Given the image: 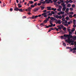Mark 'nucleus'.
<instances>
[{"label": "nucleus", "instance_id": "nucleus-1", "mask_svg": "<svg viewBox=\"0 0 76 76\" xmlns=\"http://www.w3.org/2000/svg\"><path fill=\"white\" fill-rule=\"evenodd\" d=\"M65 41L68 42V43H69V44L71 43V44L72 45H74V43H73L74 41H72V39H71L70 38H68L67 40H66Z\"/></svg>", "mask_w": 76, "mask_h": 76}, {"label": "nucleus", "instance_id": "nucleus-2", "mask_svg": "<svg viewBox=\"0 0 76 76\" xmlns=\"http://www.w3.org/2000/svg\"><path fill=\"white\" fill-rule=\"evenodd\" d=\"M37 18H38V15H33L32 17H30L29 18L31 19H37Z\"/></svg>", "mask_w": 76, "mask_h": 76}, {"label": "nucleus", "instance_id": "nucleus-3", "mask_svg": "<svg viewBox=\"0 0 76 76\" xmlns=\"http://www.w3.org/2000/svg\"><path fill=\"white\" fill-rule=\"evenodd\" d=\"M42 16H43L45 18H47V13L44 12L42 14Z\"/></svg>", "mask_w": 76, "mask_h": 76}, {"label": "nucleus", "instance_id": "nucleus-4", "mask_svg": "<svg viewBox=\"0 0 76 76\" xmlns=\"http://www.w3.org/2000/svg\"><path fill=\"white\" fill-rule=\"evenodd\" d=\"M50 19L51 20H55V21H57L58 20L56 18H53V17L50 18Z\"/></svg>", "mask_w": 76, "mask_h": 76}, {"label": "nucleus", "instance_id": "nucleus-5", "mask_svg": "<svg viewBox=\"0 0 76 76\" xmlns=\"http://www.w3.org/2000/svg\"><path fill=\"white\" fill-rule=\"evenodd\" d=\"M27 9L28 10V11L29 12H31V10L32 9V8L31 7H29Z\"/></svg>", "mask_w": 76, "mask_h": 76}, {"label": "nucleus", "instance_id": "nucleus-6", "mask_svg": "<svg viewBox=\"0 0 76 76\" xmlns=\"http://www.w3.org/2000/svg\"><path fill=\"white\" fill-rule=\"evenodd\" d=\"M51 7H47V10H51Z\"/></svg>", "mask_w": 76, "mask_h": 76}, {"label": "nucleus", "instance_id": "nucleus-7", "mask_svg": "<svg viewBox=\"0 0 76 76\" xmlns=\"http://www.w3.org/2000/svg\"><path fill=\"white\" fill-rule=\"evenodd\" d=\"M58 22L56 23V24L58 23V24H60L61 23V20H58Z\"/></svg>", "mask_w": 76, "mask_h": 76}, {"label": "nucleus", "instance_id": "nucleus-8", "mask_svg": "<svg viewBox=\"0 0 76 76\" xmlns=\"http://www.w3.org/2000/svg\"><path fill=\"white\" fill-rule=\"evenodd\" d=\"M47 22H48V19H46V20H44L43 22V23H47Z\"/></svg>", "mask_w": 76, "mask_h": 76}, {"label": "nucleus", "instance_id": "nucleus-9", "mask_svg": "<svg viewBox=\"0 0 76 76\" xmlns=\"http://www.w3.org/2000/svg\"><path fill=\"white\" fill-rule=\"evenodd\" d=\"M29 3L30 4H32L34 3V1H29Z\"/></svg>", "mask_w": 76, "mask_h": 76}, {"label": "nucleus", "instance_id": "nucleus-10", "mask_svg": "<svg viewBox=\"0 0 76 76\" xmlns=\"http://www.w3.org/2000/svg\"><path fill=\"white\" fill-rule=\"evenodd\" d=\"M64 7L62 9V11H65V10L66 9V7Z\"/></svg>", "mask_w": 76, "mask_h": 76}, {"label": "nucleus", "instance_id": "nucleus-11", "mask_svg": "<svg viewBox=\"0 0 76 76\" xmlns=\"http://www.w3.org/2000/svg\"><path fill=\"white\" fill-rule=\"evenodd\" d=\"M69 10V8H67L66 9V10L65 11V12L66 13H68V12Z\"/></svg>", "mask_w": 76, "mask_h": 76}, {"label": "nucleus", "instance_id": "nucleus-12", "mask_svg": "<svg viewBox=\"0 0 76 76\" xmlns=\"http://www.w3.org/2000/svg\"><path fill=\"white\" fill-rule=\"evenodd\" d=\"M68 38H73V36H72V35H68Z\"/></svg>", "mask_w": 76, "mask_h": 76}, {"label": "nucleus", "instance_id": "nucleus-13", "mask_svg": "<svg viewBox=\"0 0 76 76\" xmlns=\"http://www.w3.org/2000/svg\"><path fill=\"white\" fill-rule=\"evenodd\" d=\"M45 3H50V2L48 0H45Z\"/></svg>", "mask_w": 76, "mask_h": 76}, {"label": "nucleus", "instance_id": "nucleus-14", "mask_svg": "<svg viewBox=\"0 0 76 76\" xmlns=\"http://www.w3.org/2000/svg\"><path fill=\"white\" fill-rule=\"evenodd\" d=\"M68 34H67V35L64 34V37H66V38H67V37H68Z\"/></svg>", "mask_w": 76, "mask_h": 76}, {"label": "nucleus", "instance_id": "nucleus-15", "mask_svg": "<svg viewBox=\"0 0 76 76\" xmlns=\"http://www.w3.org/2000/svg\"><path fill=\"white\" fill-rule=\"evenodd\" d=\"M19 11L20 12H23V11L22 10L23 9H18Z\"/></svg>", "mask_w": 76, "mask_h": 76}, {"label": "nucleus", "instance_id": "nucleus-16", "mask_svg": "<svg viewBox=\"0 0 76 76\" xmlns=\"http://www.w3.org/2000/svg\"><path fill=\"white\" fill-rule=\"evenodd\" d=\"M50 24L52 26H53V24L52 23V20H50Z\"/></svg>", "mask_w": 76, "mask_h": 76}, {"label": "nucleus", "instance_id": "nucleus-17", "mask_svg": "<svg viewBox=\"0 0 76 76\" xmlns=\"http://www.w3.org/2000/svg\"><path fill=\"white\" fill-rule=\"evenodd\" d=\"M71 6V4H68L67 5V7H70Z\"/></svg>", "mask_w": 76, "mask_h": 76}, {"label": "nucleus", "instance_id": "nucleus-18", "mask_svg": "<svg viewBox=\"0 0 76 76\" xmlns=\"http://www.w3.org/2000/svg\"><path fill=\"white\" fill-rule=\"evenodd\" d=\"M73 23L75 25V24H76V20H74L73 21Z\"/></svg>", "mask_w": 76, "mask_h": 76}, {"label": "nucleus", "instance_id": "nucleus-19", "mask_svg": "<svg viewBox=\"0 0 76 76\" xmlns=\"http://www.w3.org/2000/svg\"><path fill=\"white\" fill-rule=\"evenodd\" d=\"M18 10H19V9L16 8H15L14 9V10H15V11H18Z\"/></svg>", "mask_w": 76, "mask_h": 76}, {"label": "nucleus", "instance_id": "nucleus-20", "mask_svg": "<svg viewBox=\"0 0 76 76\" xmlns=\"http://www.w3.org/2000/svg\"><path fill=\"white\" fill-rule=\"evenodd\" d=\"M38 8H36L34 10V12H37V11H38Z\"/></svg>", "mask_w": 76, "mask_h": 76}, {"label": "nucleus", "instance_id": "nucleus-21", "mask_svg": "<svg viewBox=\"0 0 76 76\" xmlns=\"http://www.w3.org/2000/svg\"><path fill=\"white\" fill-rule=\"evenodd\" d=\"M75 31V28H73L71 30V32H74V31Z\"/></svg>", "mask_w": 76, "mask_h": 76}, {"label": "nucleus", "instance_id": "nucleus-22", "mask_svg": "<svg viewBox=\"0 0 76 76\" xmlns=\"http://www.w3.org/2000/svg\"><path fill=\"white\" fill-rule=\"evenodd\" d=\"M70 10H71V11H72V10H73V8H69Z\"/></svg>", "mask_w": 76, "mask_h": 76}, {"label": "nucleus", "instance_id": "nucleus-23", "mask_svg": "<svg viewBox=\"0 0 76 76\" xmlns=\"http://www.w3.org/2000/svg\"><path fill=\"white\" fill-rule=\"evenodd\" d=\"M61 9H60V8H58L57 9V11H58V12H60V11H61Z\"/></svg>", "mask_w": 76, "mask_h": 76}, {"label": "nucleus", "instance_id": "nucleus-24", "mask_svg": "<svg viewBox=\"0 0 76 76\" xmlns=\"http://www.w3.org/2000/svg\"><path fill=\"white\" fill-rule=\"evenodd\" d=\"M66 3L67 4H68V3H69V1L68 0H66Z\"/></svg>", "mask_w": 76, "mask_h": 76}, {"label": "nucleus", "instance_id": "nucleus-25", "mask_svg": "<svg viewBox=\"0 0 76 76\" xmlns=\"http://www.w3.org/2000/svg\"><path fill=\"white\" fill-rule=\"evenodd\" d=\"M51 13H52V15H54L55 14V13H54V12L53 11H51Z\"/></svg>", "mask_w": 76, "mask_h": 76}, {"label": "nucleus", "instance_id": "nucleus-26", "mask_svg": "<svg viewBox=\"0 0 76 76\" xmlns=\"http://www.w3.org/2000/svg\"><path fill=\"white\" fill-rule=\"evenodd\" d=\"M72 35V31H70L69 32V34L68 35Z\"/></svg>", "mask_w": 76, "mask_h": 76}, {"label": "nucleus", "instance_id": "nucleus-27", "mask_svg": "<svg viewBox=\"0 0 76 76\" xmlns=\"http://www.w3.org/2000/svg\"><path fill=\"white\" fill-rule=\"evenodd\" d=\"M55 17H56V18H57V19H58L59 18V16H58V15H57L56 16H55Z\"/></svg>", "mask_w": 76, "mask_h": 76}, {"label": "nucleus", "instance_id": "nucleus-28", "mask_svg": "<svg viewBox=\"0 0 76 76\" xmlns=\"http://www.w3.org/2000/svg\"><path fill=\"white\" fill-rule=\"evenodd\" d=\"M49 1V2L50 3H53V1L52 0H48Z\"/></svg>", "mask_w": 76, "mask_h": 76}, {"label": "nucleus", "instance_id": "nucleus-29", "mask_svg": "<svg viewBox=\"0 0 76 76\" xmlns=\"http://www.w3.org/2000/svg\"><path fill=\"white\" fill-rule=\"evenodd\" d=\"M41 3H42V4H45V1H43L41 2Z\"/></svg>", "mask_w": 76, "mask_h": 76}, {"label": "nucleus", "instance_id": "nucleus-30", "mask_svg": "<svg viewBox=\"0 0 76 76\" xmlns=\"http://www.w3.org/2000/svg\"><path fill=\"white\" fill-rule=\"evenodd\" d=\"M73 39H76V37L74 36V37H73Z\"/></svg>", "mask_w": 76, "mask_h": 76}, {"label": "nucleus", "instance_id": "nucleus-31", "mask_svg": "<svg viewBox=\"0 0 76 76\" xmlns=\"http://www.w3.org/2000/svg\"><path fill=\"white\" fill-rule=\"evenodd\" d=\"M41 9L42 10H43V9H45V7H41Z\"/></svg>", "mask_w": 76, "mask_h": 76}, {"label": "nucleus", "instance_id": "nucleus-32", "mask_svg": "<svg viewBox=\"0 0 76 76\" xmlns=\"http://www.w3.org/2000/svg\"><path fill=\"white\" fill-rule=\"evenodd\" d=\"M63 45L64 47H66V43H64V42H63Z\"/></svg>", "mask_w": 76, "mask_h": 76}, {"label": "nucleus", "instance_id": "nucleus-33", "mask_svg": "<svg viewBox=\"0 0 76 76\" xmlns=\"http://www.w3.org/2000/svg\"><path fill=\"white\" fill-rule=\"evenodd\" d=\"M58 8H59V9H62V7H61V5H59V6L58 7Z\"/></svg>", "mask_w": 76, "mask_h": 76}, {"label": "nucleus", "instance_id": "nucleus-34", "mask_svg": "<svg viewBox=\"0 0 76 76\" xmlns=\"http://www.w3.org/2000/svg\"><path fill=\"white\" fill-rule=\"evenodd\" d=\"M69 2L72 3H73V1H72V0H69Z\"/></svg>", "mask_w": 76, "mask_h": 76}, {"label": "nucleus", "instance_id": "nucleus-35", "mask_svg": "<svg viewBox=\"0 0 76 76\" xmlns=\"http://www.w3.org/2000/svg\"><path fill=\"white\" fill-rule=\"evenodd\" d=\"M60 26H61V28H63V25L62 24H61L60 25H59Z\"/></svg>", "mask_w": 76, "mask_h": 76}, {"label": "nucleus", "instance_id": "nucleus-36", "mask_svg": "<svg viewBox=\"0 0 76 76\" xmlns=\"http://www.w3.org/2000/svg\"><path fill=\"white\" fill-rule=\"evenodd\" d=\"M66 27H64L63 28V30H64V31H66Z\"/></svg>", "mask_w": 76, "mask_h": 76}, {"label": "nucleus", "instance_id": "nucleus-37", "mask_svg": "<svg viewBox=\"0 0 76 76\" xmlns=\"http://www.w3.org/2000/svg\"><path fill=\"white\" fill-rule=\"evenodd\" d=\"M23 19H25L26 18V16H23L22 17Z\"/></svg>", "mask_w": 76, "mask_h": 76}, {"label": "nucleus", "instance_id": "nucleus-38", "mask_svg": "<svg viewBox=\"0 0 76 76\" xmlns=\"http://www.w3.org/2000/svg\"><path fill=\"white\" fill-rule=\"evenodd\" d=\"M64 12L63 11V12H61V14L62 15H63V14H64Z\"/></svg>", "mask_w": 76, "mask_h": 76}, {"label": "nucleus", "instance_id": "nucleus-39", "mask_svg": "<svg viewBox=\"0 0 76 76\" xmlns=\"http://www.w3.org/2000/svg\"><path fill=\"white\" fill-rule=\"evenodd\" d=\"M69 16L70 18H72L73 17V16L72 17V15H69Z\"/></svg>", "mask_w": 76, "mask_h": 76}, {"label": "nucleus", "instance_id": "nucleus-40", "mask_svg": "<svg viewBox=\"0 0 76 76\" xmlns=\"http://www.w3.org/2000/svg\"><path fill=\"white\" fill-rule=\"evenodd\" d=\"M35 7L34 5H31V7Z\"/></svg>", "mask_w": 76, "mask_h": 76}, {"label": "nucleus", "instance_id": "nucleus-41", "mask_svg": "<svg viewBox=\"0 0 76 76\" xmlns=\"http://www.w3.org/2000/svg\"><path fill=\"white\" fill-rule=\"evenodd\" d=\"M48 15L49 16H52L53 15L52 14V13H49Z\"/></svg>", "mask_w": 76, "mask_h": 76}, {"label": "nucleus", "instance_id": "nucleus-42", "mask_svg": "<svg viewBox=\"0 0 76 76\" xmlns=\"http://www.w3.org/2000/svg\"><path fill=\"white\" fill-rule=\"evenodd\" d=\"M71 31V30L70 29H68V32H70Z\"/></svg>", "mask_w": 76, "mask_h": 76}, {"label": "nucleus", "instance_id": "nucleus-43", "mask_svg": "<svg viewBox=\"0 0 76 76\" xmlns=\"http://www.w3.org/2000/svg\"><path fill=\"white\" fill-rule=\"evenodd\" d=\"M58 29H59V30H61V27H58Z\"/></svg>", "mask_w": 76, "mask_h": 76}, {"label": "nucleus", "instance_id": "nucleus-44", "mask_svg": "<svg viewBox=\"0 0 76 76\" xmlns=\"http://www.w3.org/2000/svg\"><path fill=\"white\" fill-rule=\"evenodd\" d=\"M62 3H63L61 4V6H63V5L64 4H65V2H63Z\"/></svg>", "mask_w": 76, "mask_h": 76}, {"label": "nucleus", "instance_id": "nucleus-45", "mask_svg": "<svg viewBox=\"0 0 76 76\" xmlns=\"http://www.w3.org/2000/svg\"><path fill=\"white\" fill-rule=\"evenodd\" d=\"M65 17V15H62V17L63 18H64V17Z\"/></svg>", "mask_w": 76, "mask_h": 76}, {"label": "nucleus", "instance_id": "nucleus-46", "mask_svg": "<svg viewBox=\"0 0 76 76\" xmlns=\"http://www.w3.org/2000/svg\"><path fill=\"white\" fill-rule=\"evenodd\" d=\"M62 18V17L61 15L59 16V19H61Z\"/></svg>", "mask_w": 76, "mask_h": 76}, {"label": "nucleus", "instance_id": "nucleus-47", "mask_svg": "<svg viewBox=\"0 0 76 76\" xmlns=\"http://www.w3.org/2000/svg\"><path fill=\"white\" fill-rule=\"evenodd\" d=\"M61 38L62 39H63V38H64V36H62L61 37Z\"/></svg>", "mask_w": 76, "mask_h": 76}, {"label": "nucleus", "instance_id": "nucleus-48", "mask_svg": "<svg viewBox=\"0 0 76 76\" xmlns=\"http://www.w3.org/2000/svg\"><path fill=\"white\" fill-rule=\"evenodd\" d=\"M72 7L74 8L75 7V4H73L72 5Z\"/></svg>", "mask_w": 76, "mask_h": 76}, {"label": "nucleus", "instance_id": "nucleus-49", "mask_svg": "<svg viewBox=\"0 0 76 76\" xmlns=\"http://www.w3.org/2000/svg\"><path fill=\"white\" fill-rule=\"evenodd\" d=\"M60 1H61V3H63L64 2L63 0H60Z\"/></svg>", "mask_w": 76, "mask_h": 76}, {"label": "nucleus", "instance_id": "nucleus-50", "mask_svg": "<svg viewBox=\"0 0 76 76\" xmlns=\"http://www.w3.org/2000/svg\"><path fill=\"white\" fill-rule=\"evenodd\" d=\"M42 3H41V2H40L39 3H38V6H40L41 5V4Z\"/></svg>", "mask_w": 76, "mask_h": 76}, {"label": "nucleus", "instance_id": "nucleus-51", "mask_svg": "<svg viewBox=\"0 0 76 76\" xmlns=\"http://www.w3.org/2000/svg\"><path fill=\"white\" fill-rule=\"evenodd\" d=\"M57 3L59 4H61V2H60V1H58L57 2Z\"/></svg>", "mask_w": 76, "mask_h": 76}, {"label": "nucleus", "instance_id": "nucleus-52", "mask_svg": "<svg viewBox=\"0 0 76 76\" xmlns=\"http://www.w3.org/2000/svg\"><path fill=\"white\" fill-rule=\"evenodd\" d=\"M70 14H71V15H73V12H70Z\"/></svg>", "mask_w": 76, "mask_h": 76}, {"label": "nucleus", "instance_id": "nucleus-53", "mask_svg": "<svg viewBox=\"0 0 76 76\" xmlns=\"http://www.w3.org/2000/svg\"><path fill=\"white\" fill-rule=\"evenodd\" d=\"M66 20H69V17H67L66 18Z\"/></svg>", "mask_w": 76, "mask_h": 76}, {"label": "nucleus", "instance_id": "nucleus-54", "mask_svg": "<svg viewBox=\"0 0 76 76\" xmlns=\"http://www.w3.org/2000/svg\"><path fill=\"white\" fill-rule=\"evenodd\" d=\"M62 20H63V21L64 22V21H65V18H62Z\"/></svg>", "mask_w": 76, "mask_h": 76}, {"label": "nucleus", "instance_id": "nucleus-55", "mask_svg": "<svg viewBox=\"0 0 76 76\" xmlns=\"http://www.w3.org/2000/svg\"><path fill=\"white\" fill-rule=\"evenodd\" d=\"M58 15H61V12H58Z\"/></svg>", "mask_w": 76, "mask_h": 76}, {"label": "nucleus", "instance_id": "nucleus-56", "mask_svg": "<svg viewBox=\"0 0 76 76\" xmlns=\"http://www.w3.org/2000/svg\"><path fill=\"white\" fill-rule=\"evenodd\" d=\"M65 26H68V25L67 23H66V24H65Z\"/></svg>", "mask_w": 76, "mask_h": 76}, {"label": "nucleus", "instance_id": "nucleus-57", "mask_svg": "<svg viewBox=\"0 0 76 76\" xmlns=\"http://www.w3.org/2000/svg\"><path fill=\"white\" fill-rule=\"evenodd\" d=\"M50 31H51V29H50L49 31H48V32H50Z\"/></svg>", "mask_w": 76, "mask_h": 76}, {"label": "nucleus", "instance_id": "nucleus-58", "mask_svg": "<svg viewBox=\"0 0 76 76\" xmlns=\"http://www.w3.org/2000/svg\"><path fill=\"white\" fill-rule=\"evenodd\" d=\"M73 49L70 48V51H73Z\"/></svg>", "mask_w": 76, "mask_h": 76}, {"label": "nucleus", "instance_id": "nucleus-59", "mask_svg": "<svg viewBox=\"0 0 76 76\" xmlns=\"http://www.w3.org/2000/svg\"><path fill=\"white\" fill-rule=\"evenodd\" d=\"M73 27L74 28H76V25L75 24H74V25H73Z\"/></svg>", "mask_w": 76, "mask_h": 76}, {"label": "nucleus", "instance_id": "nucleus-60", "mask_svg": "<svg viewBox=\"0 0 76 76\" xmlns=\"http://www.w3.org/2000/svg\"><path fill=\"white\" fill-rule=\"evenodd\" d=\"M22 5H19V6H18V7H19V8H20V7H22Z\"/></svg>", "mask_w": 76, "mask_h": 76}, {"label": "nucleus", "instance_id": "nucleus-61", "mask_svg": "<svg viewBox=\"0 0 76 76\" xmlns=\"http://www.w3.org/2000/svg\"><path fill=\"white\" fill-rule=\"evenodd\" d=\"M62 7H65L66 6V4H64L63 5H61Z\"/></svg>", "mask_w": 76, "mask_h": 76}, {"label": "nucleus", "instance_id": "nucleus-62", "mask_svg": "<svg viewBox=\"0 0 76 76\" xmlns=\"http://www.w3.org/2000/svg\"><path fill=\"white\" fill-rule=\"evenodd\" d=\"M10 11H11V12H12V11H13V9L11 8V9H10Z\"/></svg>", "mask_w": 76, "mask_h": 76}, {"label": "nucleus", "instance_id": "nucleus-63", "mask_svg": "<svg viewBox=\"0 0 76 76\" xmlns=\"http://www.w3.org/2000/svg\"><path fill=\"white\" fill-rule=\"evenodd\" d=\"M66 49H69L70 48L69 47H66Z\"/></svg>", "mask_w": 76, "mask_h": 76}, {"label": "nucleus", "instance_id": "nucleus-64", "mask_svg": "<svg viewBox=\"0 0 76 76\" xmlns=\"http://www.w3.org/2000/svg\"><path fill=\"white\" fill-rule=\"evenodd\" d=\"M48 26H49V27H52V26H51V25H49Z\"/></svg>", "mask_w": 76, "mask_h": 76}]
</instances>
